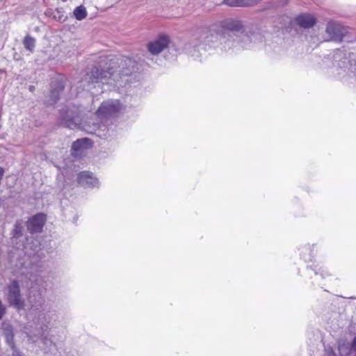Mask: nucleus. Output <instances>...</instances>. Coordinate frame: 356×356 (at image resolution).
Returning <instances> with one entry per match:
<instances>
[{"label":"nucleus","mask_w":356,"mask_h":356,"mask_svg":"<svg viewBox=\"0 0 356 356\" xmlns=\"http://www.w3.org/2000/svg\"><path fill=\"white\" fill-rule=\"evenodd\" d=\"M4 294L6 302L10 307L15 309L18 312L25 309V300L22 296L18 280H11L7 285Z\"/></svg>","instance_id":"4"},{"label":"nucleus","mask_w":356,"mask_h":356,"mask_svg":"<svg viewBox=\"0 0 356 356\" xmlns=\"http://www.w3.org/2000/svg\"><path fill=\"white\" fill-rule=\"evenodd\" d=\"M23 44L26 49L33 52L35 47V40L30 35H26L24 39Z\"/></svg>","instance_id":"22"},{"label":"nucleus","mask_w":356,"mask_h":356,"mask_svg":"<svg viewBox=\"0 0 356 356\" xmlns=\"http://www.w3.org/2000/svg\"><path fill=\"white\" fill-rule=\"evenodd\" d=\"M259 29L251 23L244 24L236 18H226L208 27L198 29L185 49L195 59H201L207 47L222 52L235 53L248 49L262 42Z\"/></svg>","instance_id":"1"},{"label":"nucleus","mask_w":356,"mask_h":356,"mask_svg":"<svg viewBox=\"0 0 356 356\" xmlns=\"http://www.w3.org/2000/svg\"><path fill=\"white\" fill-rule=\"evenodd\" d=\"M136 70L137 63L131 58L100 56L99 61L83 76L81 83L88 88L99 83L120 87L122 86V77L131 76Z\"/></svg>","instance_id":"2"},{"label":"nucleus","mask_w":356,"mask_h":356,"mask_svg":"<svg viewBox=\"0 0 356 356\" xmlns=\"http://www.w3.org/2000/svg\"><path fill=\"white\" fill-rule=\"evenodd\" d=\"M121 108L119 100L109 99L103 102L96 111V115L99 119L107 118L117 114Z\"/></svg>","instance_id":"8"},{"label":"nucleus","mask_w":356,"mask_h":356,"mask_svg":"<svg viewBox=\"0 0 356 356\" xmlns=\"http://www.w3.org/2000/svg\"><path fill=\"white\" fill-rule=\"evenodd\" d=\"M261 0H242L243 7L252 6L257 4Z\"/></svg>","instance_id":"26"},{"label":"nucleus","mask_w":356,"mask_h":356,"mask_svg":"<svg viewBox=\"0 0 356 356\" xmlns=\"http://www.w3.org/2000/svg\"><path fill=\"white\" fill-rule=\"evenodd\" d=\"M347 349L349 350L348 353L356 354V336L353 338L350 344L344 343L339 346V350L340 352V354H341V352H343V350Z\"/></svg>","instance_id":"20"},{"label":"nucleus","mask_w":356,"mask_h":356,"mask_svg":"<svg viewBox=\"0 0 356 356\" xmlns=\"http://www.w3.org/2000/svg\"><path fill=\"white\" fill-rule=\"evenodd\" d=\"M306 271L307 275L309 276L312 280V285L318 286L322 289L323 288L322 281L331 275V273L327 268L320 266L318 264H315L307 265Z\"/></svg>","instance_id":"6"},{"label":"nucleus","mask_w":356,"mask_h":356,"mask_svg":"<svg viewBox=\"0 0 356 356\" xmlns=\"http://www.w3.org/2000/svg\"><path fill=\"white\" fill-rule=\"evenodd\" d=\"M292 22L302 29H307L316 24V19L309 13H300L293 18Z\"/></svg>","instance_id":"12"},{"label":"nucleus","mask_w":356,"mask_h":356,"mask_svg":"<svg viewBox=\"0 0 356 356\" xmlns=\"http://www.w3.org/2000/svg\"><path fill=\"white\" fill-rule=\"evenodd\" d=\"M28 289V301L31 307L35 310L40 309L45 303L47 283L44 277L36 275L30 279Z\"/></svg>","instance_id":"3"},{"label":"nucleus","mask_w":356,"mask_h":356,"mask_svg":"<svg viewBox=\"0 0 356 356\" xmlns=\"http://www.w3.org/2000/svg\"><path fill=\"white\" fill-rule=\"evenodd\" d=\"M220 4L230 7H243L242 0H222Z\"/></svg>","instance_id":"24"},{"label":"nucleus","mask_w":356,"mask_h":356,"mask_svg":"<svg viewBox=\"0 0 356 356\" xmlns=\"http://www.w3.org/2000/svg\"><path fill=\"white\" fill-rule=\"evenodd\" d=\"M73 13L74 17L79 21L85 19L87 16V11L83 6H79L76 7L74 10Z\"/></svg>","instance_id":"21"},{"label":"nucleus","mask_w":356,"mask_h":356,"mask_svg":"<svg viewBox=\"0 0 356 356\" xmlns=\"http://www.w3.org/2000/svg\"><path fill=\"white\" fill-rule=\"evenodd\" d=\"M92 140L88 138H82L74 141L71 146V154L72 156H77L86 149L91 148Z\"/></svg>","instance_id":"13"},{"label":"nucleus","mask_w":356,"mask_h":356,"mask_svg":"<svg viewBox=\"0 0 356 356\" xmlns=\"http://www.w3.org/2000/svg\"><path fill=\"white\" fill-rule=\"evenodd\" d=\"M171 42L169 35L165 33H159L156 37L147 44V51L154 56H157L166 49Z\"/></svg>","instance_id":"7"},{"label":"nucleus","mask_w":356,"mask_h":356,"mask_svg":"<svg viewBox=\"0 0 356 356\" xmlns=\"http://www.w3.org/2000/svg\"><path fill=\"white\" fill-rule=\"evenodd\" d=\"M325 31L332 40L335 42H341L343 40V34L339 24L329 22L327 24Z\"/></svg>","instance_id":"14"},{"label":"nucleus","mask_w":356,"mask_h":356,"mask_svg":"<svg viewBox=\"0 0 356 356\" xmlns=\"http://www.w3.org/2000/svg\"><path fill=\"white\" fill-rule=\"evenodd\" d=\"M60 94L61 92L51 88L49 95L50 100L51 102V104H55L58 102L60 99Z\"/></svg>","instance_id":"25"},{"label":"nucleus","mask_w":356,"mask_h":356,"mask_svg":"<svg viewBox=\"0 0 356 356\" xmlns=\"http://www.w3.org/2000/svg\"><path fill=\"white\" fill-rule=\"evenodd\" d=\"M327 356H337V355L333 351H332V352L329 353L327 355Z\"/></svg>","instance_id":"29"},{"label":"nucleus","mask_w":356,"mask_h":356,"mask_svg":"<svg viewBox=\"0 0 356 356\" xmlns=\"http://www.w3.org/2000/svg\"><path fill=\"white\" fill-rule=\"evenodd\" d=\"M35 320L42 332H49L58 323V312L54 309H49L46 312L40 311Z\"/></svg>","instance_id":"5"},{"label":"nucleus","mask_w":356,"mask_h":356,"mask_svg":"<svg viewBox=\"0 0 356 356\" xmlns=\"http://www.w3.org/2000/svg\"><path fill=\"white\" fill-rule=\"evenodd\" d=\"M6 312V307L0 299V320H1Z\"/></svg>","instance_id":"27"},{"label":"nucleus","mask_w":356,"mask_h":356,"mask_svg":"<svg viewBox=\"0 0 356 356\" xmlns=\"http://www.w3.org/2000/svg\"><path fill=\"white\" fill-rule=\"evenodd\" d=\"M41 245L36 239L31 240V243L26 242L23 245L25 254L29 257L37 254L41 250Z\"/></svg>","instance_id":"17"},{"label":"nucleus","mask_w":356,"mask_h":356,"mask_svg":"<svg viewBox=\"0 0 356 356\" xmlns=\"http://www.w3.org/2000/svg\"><path fill=\"white\" fill-rule=\"evenodd\" d=\"M5 338L7 344L10 347H14V345H15L14 341V333L11 327L6 330Z\"/></svg>","instance_id":"23"},{"label":"nucleus","mask_w":356,"mask_h":356,"mask_svg":"<svg viewBox=\"0 0 356 356\" xmlns=\"http://www.w3.org/2000/svg\"><path fill=\"white\" fill-rule=\"evenodd\" d=\"M78 184L84 188H99L100 182L92 172L84 170L80 172L76 177Z\"/></svg>","instance_id":"10"},{"label":"nucleus","mask_w":356,"mask_h":356,"mask_svg":"<svg viewBox=\"0 0 356 356\" xmlns=\"http://www.w3.org/2000/svg\"><path fill=\"white\" fill-rule=\"evenodd\" d=\"M46 220V215L43 213H38L32 216L26 223L28 232L31 234L42 232Z\"/></svg>","instance_id":"11"},{"label":"nucleus","mask_w":356,"mask_h":356,"mask_svg":"<svg viewBox=\"0 0 356 356\" xmlns=\"http://www.w3.org/2000/svg\"><path fill=\"white\" fill-rule=\"evenodd\" d=\"M34 89H35V87L33 86H29V90L30 91L33 92L34 90Z\"/></svg>","instance_id":"30"},{"label":"nucleus","mask_w":356,"mask_h":356,"mask_svg":"<svg viewBox=\"0 0 356 356\" xmlns=\"http://www.w3.org/2000/svg\"><path fill=\"white\" fill-rule=\"evenodd\" d=\"M63 1H65L66 0H62Z\"/></svg>","instance_id":"32"},{"label":"nucleus","mask_w":356,"mask_h":356,"mask_svg":"<svg viewBox=\"0 0 356 356\" xmlns=\"http://www.w3.org/2000/svg\"><path fill=\"white\" fill-rule=\"evenodd\" d=\"M66 79L64 76H58L54 79L51 83V88L60 92H63L65 87Z\"/></svg>","instance_id":"18"},{"label":"nucleus","mask_w":356,"mask_h":356,"mask_svg":"<svg viewBox=\"0 0 356 356\" xmlns=\"http://www.w3.org/2000/svg\"><path fill=\"white\" fill-rule=\"evenodd\" d=\"M58 20H59V21H61V20H62V17H60H60H58Z\"/></svg>","instance_id":"31"},{"label":"nucleus","mask_w":356,"mask_h":356,"mask_svg":"<svg viewBox=\"0 0 356 356\" xmlns=\"http://www.w3.org/2000/svg\"><path fill=\"white\" fill-rule=\"evenodd\" d=\"M12 350V356H23L19 350L14 345V347H10Z\"/></svg>","instance_id":"28"},{"label":"nucleus","mask_w":356,"mask_h":356,"mask_svg":"<svg viewBox=\"0 0 356 356\" xmlns=\"http://www.w3.org/2000/svg\"><path fill=\"white\" fill-rule=\"evenodd\" d=\"M315 244H305L299 248L300 258L305 262H312L315 257Z\"/></svg>","instance_id":"15"},{"label":"nucleus","mask_w":356,"mask_h":356,"mask_svg":"<svg viewBox=\"0 0 356 356\" xmlns=\"http://www.w3.org/2000/svg\"><path fill=\"white\" fill-rule=\"evenodd\" d=\"M88 133L95 134L100 138L106 137L108 131V127L103 123H100L98 120L92 122V127L90 129H86Z\"/></svg>","instance_id":"16"},{"label":"nucleus","mask_w":356,"mask_h":356,"mask_svg":"<svg viewBox=\"0 0 356 356\" xmlns=\"http://www.w3.org/2000/svg\"><path fill=\"white\" fill-rule=\"evenodd\" d=\"M60 123L65 127L74 129L79 124V116L74 109L64 108L60 110Z\"/></svg>","instance_id":"9"},{"label":"nucleus","mask_w":356,"mask_h":356,"mask_svg":"<svg viewBox=\"0 0 356 356\" xmlns=\"http://www.w3.org/2000/svg\"><path fill=\"white\" fill-rule=\"evenodd\" d=\"M23 222L22 220H17L15 225L14 228L12 231V237L13 238L18 239L23 236Z\"/></svg>","instance_id":"19"}]
</instances>
